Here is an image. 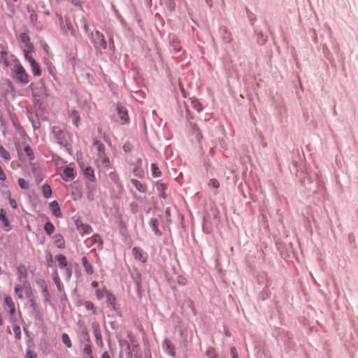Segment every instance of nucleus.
<instances>
[{"label": "nucleus", "mask_w": 358, "mask_h": 358, "mask_svg": "<svg viewBox=\"0 0 358 358\" xmlns=\"http://www.w3.org/2000/svg\"><path fill=\"white\" fill-rule=\"evenodd\" d=\"M134 172L135 175L138 176V177H143V171L142 169H141L139 168L134 169Z\"/></svg>", "instance_id": "nucleus-41"}, {"label": "nucleus", "mask_w": 358, "mask_h": 358, "mask_svg": "<svg viewBox=\"0 0 358 358\" xmlns=\"http://www.w3.org/2000/svg\"><path fill=\"white\" fill-rule=\"evenodd\" d=\"M171 45L175 50L179 51L180 50V42L177 39L173 40Z\"/></svg>", "instance_id": "nucleus-37"}, {"label": "nucleus", "mask_w": 358, "mask_h": 358, "mask_svg": "<svg viewBox=\"0 0 358 358\" xmlns=\"http://www.w3.org/2000/svg\"><path fill=\"white\" fill-rule=\"evenodd\" d=\"M94 148L96 152V162L98 166H101L104 168L110 166V161L105 153V147L103 143L99 141H95L93 144Z\"/></svg>", "instance_id": "nucleus-1"}, {"label": "nucleus", "mask_w": 358, "mask_h": 358, "mask_svg": "<svg viewBox=\"0 0 358 358\" xmlns=\"http://www.w3.org/2000/svg\"><path fill=\"white\" fill-rule=\"evenodd\" d=\"M123 149L125 152H127L130 150L129 146L126 144L123 145Z\"/></svg>", "instance_id": "nucleus-48"}, {"label": "nucleus", "mask_w": 358, "mask_h": 358, "mask_svg": "<svg viewBox=\"0 0 358 358\" xmlns=\"http://www.w3.org/2000/svg\"><path fill=\"white\" fill-rule=\"evenodd\" d=\"M42 193L44 197L50 198L52 195L51 187L48 185H44L42 187Z\"/></svg>", "instance_id": "nucleus-20"}, {"label": "nucleus", "mask_w": 358, "mask_h": 358, "mask_svg": "<svg viewBox=\"0 0 358 358\" xmlns=\"http://www.w3.org/2000/svg\"><path fill=\"white\" fill-rule=\"evenodd\" d=\"M82 263H83V265L85 268V272L89 274V275H91L94 272V270H93V268H92V266L91 265V264L87 261V258L85 257H83L82 258Z\"/></svg>", "instance_id": "nucleus-15"}, {"label": "nucleus", "mask_w": 358, "mask_h": 358, "mask_svg": "<svg viewBox=\"0 0 358 358\" xmlns=\"http://www.w3.org/2000/svg\"><path fill=\"white\" fill-rule=\"evenodd\" d=\"M150 224L152 226V228L153 229V231H155V233L157 234V235H160V231L158 229V221L156 218H152L150 220Z\"/></svg>", "instance_id": "nucleus-24"}, {"label": "nucleus", "mask_w": 358, "mask_h": 358, "mask_svg": "<svg viewBox=\"0 0 358 358\" xmlns=\"http://www.w3.org/2000/svg\"><path fill=\"white\" fill-rule=\"evenodd\" d=\"M64 176L67 178H71L73 177V169L72 168L66 167L64 170Z\"/></svg>", "instance_id": "nucleus-30"}, {"label": "nucleus", "mask_w": 358, "mask_h": 358, "mask_svg": "<svg viewBox=\"0 0 358 358\" xmlns=\"http://www.w3.org/2000/svg\"><path fill=\"white\" fill-rule=\"evenodd\" d=\"M76 229L79 233L83 236L84 234H89L92 232L91 227L87 224H84L81 220H76L75 222Z\"/></svg>", "instance_id": "nucleus-5"}, {"label": "nucleus", "mask_w": 358, "mask_h": 358, "mask_svg": "<svg viewBox=\"0 0 358 358\" xmlns=\"http://www.w3.org/2000/svg\"><path fill=\"white\" fill-rule=\"evenodd\" d=\"M2 273V269L0 267V275Z\"/></svg>", "instance_id": "nucleus-50"}, {"label": "nucleus", "mask_w": 358, "mask_h": 358, "mask_svg": "<svg viewBox=\"0 0 358 358\" xmlns=\"http://www.w3.org/2000/svg\"><path fill=\"white\" fill-rule=\"evenodd\" d=\"M152 173V176L155 178L160 176L161 172L158 168V166L155 164H152L151 165Z\"/></svg>", "instance_id": "nucleus-28"}, {"label": "nucleus", "mask_w": 358, "mask_h": 358, "mask_svg": "<svg viewBox=\"0 0 358 358\" xmlns=\"http://www.w3.org/2000/svg\"><path fill=\"white\" fill-rule=\"evenodd\" d=\"M55 243L59 248H64L65 242L63 236L61 234H55L53 237Z\"/></svg>", "instance_id": "nucleus-16"}, {"label": "nucleus", "mask_w": 358, "mask_h": 358, "mask_svg": "<svg viewBox=\"0 0 358 358\" xmlns=\"http://www.w3.org/2000/svg\"><path fill=\"white\" fill-rule=\"evenodd\" d=\"M208 185L213 188L217 189L220 187V183L216 179H211L209 181Z\"/></svg>", "instance_id": "nucleus-36"}, {"label": "nucleus", "mask_w": 358, "mask_h": 358, "mask_svg": "<svg viewBox=\"0 0 358 358\" xmlns=\"http://www.w3.org/2000/svg\"><path fill=\"white\" fill-rule=\"evenodd\" d=\"M91 241L93 242L94 244L96 245L97 248L101 249L103 248V241L99 235H94L92 237Z\"/></svg>", "instance_id": "nucleus-18"}, {"label": "nucleus", "mask_w": 358, "mask_h": 358, "mask_svg": "<svg viewBox=\"0 0 358 358\" xmlns=\"http://www.w3.org/2000/svg\"><path fill=\"white\" fill-rule=\"evenodd\" d=\"M14 1H16L17 0H13Z\"/></svg>", "instance_id": "nucleus-55"}, {"label": "nucleus", "mask_w": 358, "mask_h": 358, "mask_svg": "<svg viewBox=\"0 0 358 358\" xmlns=\"http://www.w3.org/2000/svg\"><path fill=\"white\" fill-rule=\"evenodd\" d=\"M206 355L208 358H218L215 350L212 347L208 348Z\"/></svg>", "instance_id": "nucleus-25"}, {"label": "nucleus", "mask_w": 358, "mask_h": 358, "mask_svg": "<svg viewBox=\"0 0 358 358\" xmlns=\"http://www.w3.org/2000/svg\"><path fill=\"white\" fill-rule=\"evenodd\" d=\"M24 150V152L26 153L27 156L29 157V159L30 160L34 159V153L32 152L31 148L29 146H28V145L25 146Z\"/></svg>", "instance_id": "nucleus-33"}, {"label": "nucleus", "mask_w": 358, "mask_h": 358, "mask_svg": "<svg viewBox=\"0 0 358 358\" xmlns=\"http://www.w3.org/2000/svg\"><path fill=\"white\" fill-rule=\"evenodd\" d=\"M95 40H96V45H98L100 48H102L103 49H106L107 47L106 41L104 38L103 35L100 33L99 31H96L95 32Z\"/></svg>", "instance_id": "nucleus-7"}, {"label": "nucleus", "mask_w": 358, "mask_h": 358, "mask_svg": "<svg viewBox=\"0 0 358 358\" xmlns=\"http://www.w3.org/2000/svg\"><path fill=\"white\" fill-rule=\"evenodd\" d=\"M9 203L10 205V206L13 208V209H16L17 208V203L16 201H15V199H11V198H9Z\"/></svg>", "instance_id": "nucleus-44"}, {"label": "nucleus", "mask_w": 358, "mask_h": 358, "mask_svg": "<svg viewBox=\"0 0 358 358\" xmlns=\"http://www.w3.org/2000/svg\"><path fill=\"white\" fill-rule=\"evenodd\" d=\"M84 306L86 309L92 310L94 314L96 313V308H95L94 304L91 301H85L84 303Z\"/></svg>", "instance_id": "nucleus-32"}, {"label": "nucleus", "mask_w": 358, "mask_h": 358, "mask_svg": "<svg viewBox=\"0 0 358 358\" xmlns=\"http://www.w3.org/2000/svg\"><path fill=\"white\" fill-rule=\"evenodd\" d=\"M62 339L63 343L66 345V348H71L72 347V343L71 339L67 334L64 333L62 335Z\"/></svg>", "instance_id": "nucleus-22"}, {"label": "nucleus", "mask_w": 358, "mask_h": 358, "mask_svg": "<svg viewBox=\"0 0 358 358\" xmlns=\"http://www.w3.org/2000/svg\"><path fill=\"white\" fill-rule=\"evenodd\" d=\"M40 284H41V287L43 289V293H45L48 296V292L47 286H46L45 282L44 281H41L40 282Z\"/></svg>", "instance_id": "nucleus-42"}, {"label": "nucleus", "mask_w": 358, "mask_h": 358, "mask_svg": "<svg viewBox=\"0 0 358 358\" xmlns=\"http://www.w3.org/2000/svg\"><path fill=\"white\" fill-rule=\"evenodd\" d=\"M109 178L114 182L117 183L119 181V177L115 171H113L108 175Z\"/></svg>", "instance_id": "nucleus-34"}, {"label": "nucleus", "mask_w": 358, "mask_h": 358, "mask_svg": "<svg viewBox=\"0 0 358 358\" xmlns=\"http://www.w3.org/2000/svg\"><path fill=\"white\" fill-rule=\"evenodd\" d=\"M0 62H2L6 67L10 65L8 52L3 45H0Z\"/></svg>", "instance_id": "nucleus-6"}, {"label": "nucleus", "mask_w": 358, "mask_h": 358, "mask_svg": "<svg viewBox=\"0 0 358 358\" xmlns=\"http://www.w3.org/2000/svg\"><path fill=\"white\" fill-rule=\"evenodd\" d=\"M132 253L134 258L141 262L145 263L146 262V257L144 255L143 250L139 248H134Z\"/></svg>", "instance_id": "nucleus-8"}, {"label": "nucleus", "mask_w": 358, "mask_h": 358, "mask_svg": "<svg viewBox=\"0 0 358 358\" xmlns=\"http://www.w3.org/2000/svg\"><path fill=\"white\" fill-rule=\"evenodd\" d=\"M49 206H50V208L52 214L55 217H62V213H61L60 208H59V203L57 201H53L50 203Z\"/></svg>", "instance_id": "nucleus-10"}, {"label": "nucleus", "mask_w": 358, "mask_h": 358, "mask_svg": "<svg viewBox=\"0 0 358 358\" xmlns=\"http://www.w3.org/2000/svg\"><path fill=\"white\" fill-rule=\"evenodd\" d=\"M26 358H36V355L35 352L29 350L27 352Z\"/></svg>", "instance_id": "nucleus-43"}, {"label": "nucleus", "mask_w": 358, "mask_h": 358, "mask_svg": "<svg viewBox=\"0 0 358 358\" xmlns=\"http://www.w3.org/2000/svg\"><path fill=\"white\" fill-rule=\"evenodd\" d=\"M83 352L86 358H93L92 348L89 343L85 344Z\"/></svg>", "instance_id": "nucleus-19"}, {"label": "nucleus", "mask_w": 358, "mask_h": 358, "mask_svg": "<svg viewBox=\"0 0 358 358\" xmlns=\"http://www.w3.org/2000/svg\"><path fill=\"white\" fill-rule=\"evenodd\" d=\"M166 213H167V214H169V210H166Z\"/></svg>", "instance_id": "nucleus-51"}, {"label": "nucleus", "mask_w": 358, "mask_h": 358, "mask_svg": "<svg viewBox=\"0 0 358 358\" xmlns=\"http://www.w3.org/2000/svg\"><path fill=\"white\" fill-rule=\"evenodd\" d=\"M15 78L20 83L27 84L29 81V76L24 68L20 62H17L14 70Z\"/></svg>", "instance_id": "nucleus-2"}, {"label": "nucleus", "mask_w": 358, "mask_h": 358, "mask_svg": "<svg viewBox=\"0 0 358 358\" xmlns=\"http://www.w3.org/2000/svg\"><path fill=\"white\" fill-rule=\"evenodd\" d=\"M17 272L20 276V278H26L27 275V268L24 265H20L17 267Z\"/></svg>", "instance_id": "nucleus-27"}, {"label": "nucleus", "mask_w": 358, "mask_h": 358, "mask_svg": "<svg viewBox=\"0 0 358 358\" xmlns=\"http://www.w3.org/2000/svg\"><path fill=\"white\" fill-rule=\"evenodd\" d=\"M13 331L17 339H20L21 329L18 325H14Z\"/></svg>", "instance_id": "nucleus-35"}, {"label": "nucleus", "mask_w": 358, "mask_h": 358, "mask_svg": "<svg viewBox=\"0 0 358 358\" xmlns=\"http://www.w3.org/2000/svg\"><path fill=\"white\" fill-rule=\"evenodd\" d=\"M85 173L90 176L91 177L94 176V171L91 168H87L85 170Z\"/></svg>", "instance_id": "nucleus-45"}, {"label": "nucleus", "mask_w": 358, "mask_h": 358, "mask_svg": "<svg viewBox=\"0 0 358 358\" xmlns=\"http://www.w3.org/2000/svg\"><path fill=\"white\" fill-rule=\"evenodd\" d=\"M4 303L9 308L10 315H13L15 312V308L11 297L6 296Z\"/></svg>", "instance_id": "nucleus-17"}, {"label": "nucleus", "mask_w": 358, "mask_h": 358, "mask_svg": "<svg viewBox=\"0 0 358 358\" xmlns=\"http://www.w3.org/2000/svg\"><path fill=\"white\" fill-rule=\"evenodd\" d=\"M29 50H26L25 59L29 62L32 73L34 76H41L42 74L41 69L39 64L33 58L31 54H29Z\"/></svg>", "instance_id": "nucleus-3"}, {"label": "nucleus", "mask_w": 358, "mask_h": 358, "mask_svg": "<svg viewBox=\"0 0 358 358\" xmlns=\"http://www.w3.org/2000/svg\"><path fill=\"white\" fill-rule=\"evenodd\" d=\"M102 358H110L108 352H105L102 355Z\"/></svg>", "instance_id": "nucleus-47"}, {"label": "nucleus", "mask_w": 358, "mask_h": 358, "mask_svg": "<svg viewBox=\"0 0 358 358\" xmlns=\"http://www.w3.org/2000/svg\"><path fill=\"white\" fill-rule=\"evenodd\" d=\"M57 259L59 262L60 268H64L66 266L67 261L65 256H64L63 255H59L57 257Z\"/></svg>", "instance_id": "nucleus-23"}, {"label": "nucleus", "mask_w": 358, "mask_h": 358, "mask_svg": "<svg viewBox=\"0 0 358 358\" xmlns=\"http://www.w3.org/2000/svg\"><path fill=\"white\" fill-rule=\"evenodd\" d=\"M70 116L76 126L78 127V124L80 120L78 113L76 110H72L70 113Z\"/></svg>", "instance_id": "nucleus-21"}, {"label": "nucleus", "mask_w": 358, "mask_h": 358, "mask_svg": "<svg viewBox=\"0 0 358 358\" xmlns=\"http://www.w3.org/2000/svg\"><path fill=\"white\" fill-rule=\"evenodd\" d=\"M117 113L120 118L122 121V124H127L129 122V118L128 115V112L124 107L118 106Z\"/></svg>", "instance_id": "nucleus-9"}, {"label": "nucleus", "mask_w": 358, "mask_h": 358, "mask_svg": "<svg viewBox=\"0 0 358 358\" xmlns=\"http://www.w3.org/2000/svg\"><path fill=\"white\" fill-rule=\"evenodd\" d=\"M18 184L20 187L23 189H27L29 187V182L26 181L24 178H19Z\"/></svg>", "instance_id": "nucleus-31"}, {"label": "nucleus", "mask_w": 358, "mask_h": 358, "mask_svg": "<svg viewBox=\"0 0 358 358\" xmlns=\"http://www.w3.org/2000/svg\"><path fill=\"white\" fill-rule=\"evenodd\" d=\"M19 39L21 43L24 44L23 47V52L24 56H25L26 50H29V54H31L34 52V46L30 43V39L29 36L26 33H22L20 35Z\"/></svg>", "instance_id": "nucleus-4"}, {"label": "nucleus", "mask_w": 358, "mask_h": 358, "mask_svg": "<svg viewBox=\"0 0 358 358\" xmlns=\"http://www.w3.org/2000/svg\"><path fill=\"white\" fill-rule=\"evenodd\" d=\"M131 182L132 185L136 188V189L140 192H145L147 187L146 185L141 183L138 180L136 179H131Z\"/></svg>", "instance_id": "nucleus-14"}, {"label": "nucleus", "mask_w": 358, "mask_h": 358, "mask_svg": "<svg viewBox=\"0 0 358 358\" xmlns=\"http://www.w3.org/2000/svg\"><path fill=\"white\" fill-rule=\"evenodd\" d=\"M104 294H105V293H104L103 289L102 290L100 289H97L96 290V296L98 299H101L103 297Z\"/></svg>", "instance_id": "nucleus-39"}, {"label": "nucleus", "mask_w": 358, "mask_h": 358, "mask_svg": "<svg viewBox=\"0 0 358 358\" xmlns=\"http://www.w3.org/2000/svg\"><path fill=\"white\" fill-rule=\"evenodd\" d=\"M54 282H55V285H57L58 290L61 291L62 287H61L59 279L57 274H56L55 276L54 277Z\"/></svg>", "instance_id": "nucleus-40"}, {"label": "nucleus", "mask_w": 358, "mask_h": 358, "mask_svg": "<svg viewBox=\"0 0 358 358\" xmlns=\"http://www.w3.org/2000/svg\"><path fill=\"white\" fill-rule=\"evenodd\" d=\"M0 155L5 160H8L10 159V154L1 145H0Z\"/></svg>", "instance_id": "nucleus-29"}, {"label": "nucleus", "mask_w": 358, "mask_h": 358, "mask_svg": "<svg viewBox=\"0 0 358 358\" xmlns=\"http://www.w3.org/2000/svg\"><path fill=\"white\" fill-rule=\"evenodd\" d=\"M0 220L2 222L5 229L9 231L10 229V222L6 217V211L3 208L0 209Z\"/></svg>", "instance_id": "nucleus-11"}, {"label": "nucleus", "mask_w": 358, "mask_h": 358, "mask_svg": "<svg viewBox=\"0 0 358 358\" xmlns=\"http://www.w3.org/2000/svg\"><path fill=\"white\" fill-rule=\"evenodd\" d=\"M15 292L17 294V296H18V298H20V299L23 298L22 289L21 288H20L18 286H15Z\"/></svg>", "instance_id": "nucleus-38"}, {"label": "nucleus", "mask_w": 358, "mask_h": 358, "mask_svg": "<svg viewBox=\"0 0 358 358\" xmlns=\"http://www.w3.org/2000/svg\"><path fill=\"white\" fill-rule=\"evenodd\" d=\"M103 291H104L105 295L107 298L108 303L113 308V309H115V301H116L115 296L110 291H108L106 287H103Z\"/></svg>", "instance_id": "nucleus-13"}, {"label": "nucleus", "mask_w": 358, "mask_h": 358, "mask_svg": "<svg viewBox=\"0 0 358 358\" xmlns=\"http://www.w3.org/2000/svg\"><path fill=\"white\" fill-rule=\"evenodd\" d=\"M163 346L165 350L167 352V353H169L172 357H175V348L172 343L169 339L164 340L163 343Z\"/></svg>", "instance_id": "nucleus-12"}, {"label": "nucleus", "mask_w": 358, "mask_h": 358, "mask_svg": "<svg viewBox=\"0 0 358 358\" xmlns=\"http://www.w3.org/2000/svg\"><path fill=\"white\" fill-rule=\"evenodd\" d=\"M231 353L233 357L238 356V352H237V350L235 347H232L231 348Z\"/></svg>", "instance_id": "nucleus-46"}, {"label": "nucleus", "mask_w": 358, "mask_h": 358, "mask_svg": "<svg viewBox=\"0 0 358 358\" xmlns=\"http://www.w3.org/2000/svg\"><path fill=\"white\" fill-rule=\"evenodd\" d=\"M27 229H28L29 230H31V229H30V227H29V225L27 226Z\"/></svg>", "instance_id": "nucleus-53"}, {"label": "nucleus", "mask_w": 358, "mask_h": 358, "mask_svg": "<svg viewBox=\"0 0 358 358\" xmlns=\"http://www.w3.org/2000/svg\"><path fill=\"white\" fill-rule=\"evenodd\" d=\"M92 286L94 288L97 287H98V282L96 281H93L92 282Z\"/></svg>", "instance_id": "nucleus-49"}, {"label": "nucleus", "mask_w": 358, "mask_h": 358, "mask_svg": "<svg viewBox=\"0 0 358 358\" xmlns=\"http://www.w3.org/2000/svg\"><path fill=\"white\" fill-rule=\"evenodd\" d=\"M44 230L48 235H51L55 230V227L51 222H48L44 226Z\"/></svg>", "instance_id": "nucleus-26"}, {"label": "nucleus", "mask_w": 358, "mask_h": 358, "mask_svg": "<svg viewBox=\"0 0 358 358\" xmlns=\"http://www.w3.org/2000/svg\"><path fill=\"white\" fill-rule=\"evenodd\" d=\"M181 92H182V93H184V90H183V89H182V88H181Z\"/></svg>", "instance_id": "nucleus-52"}, {"label": "nucleus", "mask_w": 358, "mask_h": 358, "mask_svg": "<svg viewBox=\"0 0 358 358\" xmlns=\"http://www.w3.org/2000/svg\"><path fill=\"white\" fill-rule=\"evenodd\" d=\"M233 358H238V356H237V357H234Z\"/></svg>", "instance_id": "nucleus-54"}]
</instances>
